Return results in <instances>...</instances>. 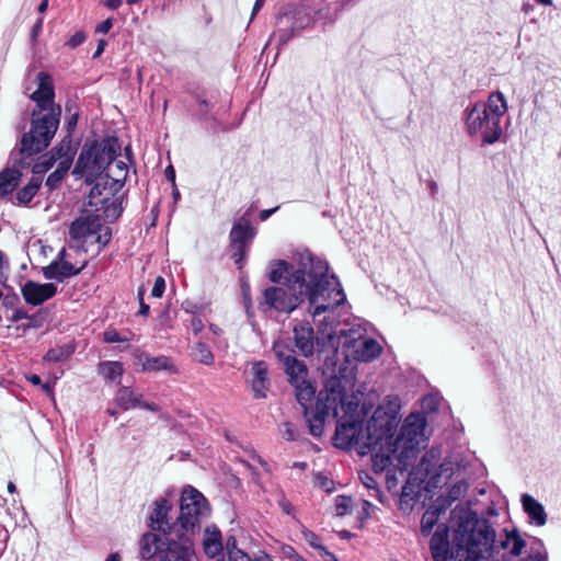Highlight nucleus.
I'll return each mask as SVG.
<instances>
[{
	"label": "nucleus",
	"instance_id": "1",
	"mask_svg": "<svg viewBox=\"0 0 561 561\" xmlns=\"http://www.w3.org/2000/svg\"><path fill=\"white\" fill-rule=\"evenodd\" d=\"M378 402L379 393L374 388L363 385L353 390V445L375 450L373 469L376 473L386 472L389 490L398 486V476L405 478L402 495L410 496L433 469L430 453L413 466L426 440V419L421 413L409 414L393 438L400 421V399L387 396L376 407Z\"/></svg>",
	"mask_w": 561,
	"mask_h": 561
},
{
	"label": "nucleus",
	"instance_id": "2",
	"mask_svg": "<svg viewBox=\"0 0 561 561\" xmlns=\"http://www.w3.org/2000/svg\"><path fill=\"white\" fill-rule=\"evenodd\" d=\"M268 279L274 284L262 291L259 307L264 311L290 314L306 300L313 316L340 306L345 294L327 261L310 257L298 265L278 260L271 265Z\"/></svg>",
	"mask_w": 561,
	"mask_h": 561
},
{
	"label": "nucleus",
	"instance_id": "3",
	"mask_svg": "<svg viewBox=\"0 0 561 561\" xmlns=\"http://www.w3.org/2000/svg\"><path fill=\"white\" fill-rule=\"evenodd\" d=\"M336 336L330 335L333 346L332 355H327L322 365L323 389L317 396L314 407L311 405L317 388L308 378L291 385L298 403L304 409V416L309 433L321 437L327 417L332 414L342 420L337 423L332 443L336 448L351 450V399L346 388L351 385V340L345 337L342 351L334 346Z\"/></svg>",
	"mask_w": 561,
	"mask_h": 561
},
{
	"label": "nucleus",
	"instance_id": "4",
	"mask_svg": "<svg viewBox=\"0 0 561 561\" xmlns=\"http://www.w3.org/2000/svg\"><path fill=\"white\" fill-rule=\"evenodd\" d=\"M456 525L457 549L450 553L451 561H482L493 549L494 529L479 522L477 514L468 505H459L453 511Z\"/></svg>",
	"mask_w": 561,
	"mask_h": 561
},
{
	"label": "nucleus",
	"instance_id": "5",
	"mask_svg": "<svg viewBox=\"0 0 561 561\" xmlns=\"http://www.w3.org/2000/svg\"><path fill=\"white\" fill-rule=\"evenodd\" d=\"M507 102L500 91L489 95L484 103H476L465 111L468 134L480 137L483 145H492L502 136L501 119L507 112Z\"/></svg>",
	"mask_w": 561,
	"mask_h": 561
},
{
	"label": "nucleus",
	"instance_id": "6",
	"mask_svg": "<svg viewBox=\"0 0 561 561\" xmlns=\"http://www.w3.org/2000/svg\"><path fill=\"white\" fill-rule=\"evenodd\" d=\"M121 144L116 136H105L101 140L85 142L80 151L72 174L84 178L85 183L95 182L121 154Z\"/></svg>",
	"mask_w": 561,
	"mask_h": 561
},
{
	"label": "nucleus",
	"instance_id": "7",
	"mask_svg": "<svg viewBox=\"0 0 561 561\" xmlns=\"http://www.w3.org/2000/svg\"><path fill=\"white\" fill-rule=\"evenodd\" d=\"M161 536L151 531L145 533L139 540V554L149 561H192L194 545L188 536L175 534Z\"/></svg>",
	"mask_w": 561,
	"mask_h": 561
},
{
	"label": "nucleus",
	"instance_id": "8",
	"mask_svg": "<svg viewBox=\"0 0 561 561\" xmlns=\"http://www.w3.org/2000/svg\"><path fill=\"white\" fill-rule=\"evenodd\" d=\"M61 116V106L49 110L33 108L31 129L22 135L20 156L31 158L44 151L54 138Z\"/></svg>",
	"mask_w": 561,
	"mask_h": 561
},
{
	"label": "nucleus",
	"instance_id": "9",
	"mask_svg": "<svg viewBox=\"0 0 561 561\" xmlns=\"http://www.w3.org/2000/svg\"><path fill=\"white\" fill-rule=\"evenodd\" d=\"M208 500L192 485H185L180 497V512L175 517L180 534L191 536L199 533L203 522L209 517Z\"/></svg>",
	"mask_w": 561,
	"mask_h": 561
},
{
	"label": "nucleus",
	"instance_id": "10",
	"mask_svg": "<svg viewBox=\"0 0 561 561\" xmlns=\"http://www.w3.org/2000/svg\"><path fill=\"white\" fill-rule=\"evenodd\" d=\"M347 332L348 331L345 329H341L339 332H331L327 335V341H324V339L316 335L314 330L309 322H299L293 330L295 346L302 356H312L314 351H317L319 356H323V358L327 355H332L333 346L329 342V336H336L334 346H337L339 344V350L342 351L344 339L347 337L351 340V335H348Z\"/></svg>",
	"mask_w": 561,
	"mask_h": 561
},
{
	"label": "nucleus",
	"instance_id": "11",
	"mask_svg": "<svg viewBox=\"0 0 561 561\" xmlns=\"http://www.w3.org/2000/svg\"><path fill=\"white\" fill-rule=\"evenodd\" d=\"M373 329L366 320L353 317V360L368 363L381 354L382 346L368 335Z\"/></svg>",
	"mask_w": 561,
	"mask_h": 561
},
{
	"label": "nucleus",
	"instance_id": "12",
	"mask_svg": "<svg viewBox=\"0 0 561 561\" xmlns=\"http://www.w3.org/2000/svg\"><path fill=\"white\" fill-rule=\"evenodd\" d=\"M146 522L151 533L161 536L180 534L179 526L173 517V504L168 497L160 496L152 502Z\"/></svg>",
	"mask_w": 561,
	"mask_h": 561
},
{
	"label": "nucleus",
	"instance_id": "13",
	"mask_svg": "<svg viewBox=\"0 0 561 561\" xmlns=\"http://www.w3.org/2000/svg\"><path fill=\"white\" fill-rule=\"evenodd\" d=\"M273 352L278 362L284 365V370L288 376V381L290 385L307 379V366L304 362L296 358L295 350L289 345L287 341H275L273 344Z\"/></svg>",
	"mask_w": 561,
	"mask_h": 561
},
{
	"label": "nucleus",
	"instance_id": "14",
	"mask_svg": "<svg viewBox=\"0 0 561 561\" xmlns=\"http://www.w3.org/2000/svg\"><path fill=\"white\" fill-rule=\"evenodd\" d=\"M98 230H103V224L98 216L87 215L75 219L69 227L70 240L76 242L78 247H83L91 241Z\"/></svg>",
	"mask_w": 561,
	"mask_h": 561
},
{
	"label": "nucleus",
	"instance_id": "15",
	"mask_svg": "<svg viewBox=\"0 0 561 561\" xmlns=\"http://www.w3.org/2000/svg\"><path fill=\"white\" fill-rule=\"evenodd\" d=\"M26 157L21 156L19 160L14 159L12 168H4L0 171V198H8L16 190L21 182L22 169L30 165Z\"/></svg>",
	"mask_w": 561,
	"mask_h": 561
},
{
	"label": "nucleus",
	"instance_id": "16",
	"mask_svg": "<svg viewBox=\"0 0 561 561\" xmlns=\"http://www.w3.org/2000/svg\"><path fill=\"white\" fill-rule=\"evenodd\" d=\"M38 88L31 94V100L35 102L34 108L49 110L60 106L55 103V87L53 78L45 71L37 73Z\"/></svg>",
	"mask_w": 561,
	"mask_h": 561
},
{
	"label": "nucleus",
	"instance_id": "17",
	"mask_svg": "<svg viewBox=\"0 0 561 561\" xmlns=\"http://www.w3.org/2000/svg\"><path fill=\"white\" fill-rule=\"evenodd\" d=\"M21 293L26 304L39 306L57 294V287L53 283L39 284L27 280L22 286Z\"/></svg>",
	"mask_w": 561,
	"mask_h": 561
},
{
	"label": "nucleus",
	"instance_id": "18",
	"mask_svg": "<svg viewBox=\"0 0 561 561\" xmlns=\"http://www.w3.org/2000/svg\"><path fill=\"white\" fill-rule=\"evenodd\" d=\"M141 398L142 396L134 392L130 387L123 386L116 391L114 403L125 411L133 408H141L151 412L160 411L157 403L142 401Z\"/></svg>",
	"mask_w": 561,
	"mask_h": 561
},
{
	"label": "nucleus",
	"instance_id": "19",
	"mask_svg": "<svg viewBox=\"0 0 561 561\" xmlns=\"http://www.w3.org/2000/svg\"><path fill=\"white\" fill-rule=\"evenodd\" d=\"M252 379L251 389L255 399L266 398L271 387V379L267 364L264 360H257L251 367Z\"/></svg>",
	"mask_w": 561,
	"mask_h": 561
},
{
	"label": "nucleus",
	"instance_id": "20",
	"mask_svg": "<svg viewBox=\"0 0 561 561\" xmlns=\"http://www.w3.org/2000/svg\"><path fill=\"white\" fill-rule=\"evenodd\" d=\"M84 266L85 265L83 264L80 267H76L68 261L54 260L50 264L42 268V273L46 279H54L57 283H62L64 280L80 274Z\"/></svg>",
	"mask_w": 561,
	"mask_h": 561
},
{
	"label": "nucleus",
	"instance_id": "21",
	"mask_svg": "<svg viewBox=\"0 0 561 561\" xmlns=\"http://www.w3.org/2000/svg\"><path fill=\"white\" fill-rule=\"evenodd\" d=\"M137 364L141 366L142 371H161L165 370L172 374L178 373L176 366L173 364L172 359L168 356H151L146 352H137L136 354Z\"/></svg>",
	"mask_w": 561,
	"mask_h": 561
},
{
	"label": "nucleus",
	"instance_id": "22",
	"mask_svg": "<svg viewBox=\"0 0 561 561\" xmlns=\"http://www.w3.org/2000/svg\"><path fill=\"white\" fill-rule=\"evenodd\" d=\"M431 551L434 561H447L449 551L448 527L445 524L437 525L431 539Z\"/></svg>",
	"mask_w": 561,
	"mask_h": 561
},
{
	"label": "nucleus",
	"instance_id": "23",
	"mask_svg": "<svg viewBox=\"0 0 561 561\" xmlns=\"http://www.w3.org/2000/svg\"><path fill=\"white\" fill-rule=\"evenodd\" d=\"M448 508V502L445 497H437L425 511L421 520V531L428 536L434 526L437 525L439 516Z\"/></svg>",
	"mask_w": 561,
	"mask_h": 561
},
{
	"label": "nucleus",
	"instance_id": "24",
	"mask_svg": "<svg viewBox=\"0 0 561 561\" xmlns=\"http://www.w3.org/2000/svg\"><path fill=\"white\" fill-rule=\"evenodd\" d=\"M254 236L255 231L250 220L245 217H240L232 225L229 233V242L230 244L250 245Z\"/></svg>",
	"mask_w": 561,
	"mask_h": 561
},
{
	"label": "nucleus",
	"instance_id": "25",
	"mask_svg": "<svg viewBox=\"0 0 561 561\" xmlns=\"http://www.w3.org/2000/svg\"><path fill=\"white\" fill-rule=\"evenodd\" d=\"M524 512L537 526H543L547 522L545 507L531 495L524 493L520 497Z\"/></svg>",
	"mask_w": 561,
	"mask_h": 561
},
{
	"label": "nucleus",
	"instance_id": "26",
	"mask_svg": "<svg viewBox=\"0 0 561 561\" xmlns=\"http://www.w3.org/2000/svg\"><path fill=\"white\" fill-rule=\"evenodd\" d=\"M203 547L205 553L214 558L222 552V537L221 531L216 526H208L205 529Z\"/></svg>",
	"mask_w": 561,
	"mask_h": 561
},
{
	"label": "nucleus",
	"instance_id": "27",
	"mask_svg": "<svg viewBox=\"0 0 561 561\" xmlns=\"http://www.w3.org/2000/svg\"><path fill=\"white\" fill-rule=\"evenodd\" d=\"M43 183L41 176L34 175L31 178L28 183L23 187L19 188L15 193V201L19 205H28L34 196L39 191Z\"/></svg>",
	"mask_w": 561,
	"mask_h": 561
},
{
	"label": "nucleus",
	"instance_id": "28",
	"mask_svg": "<svg viewBox=\"0 0 561 561\" xmlns=\"http://www.w3.org/2000/svg\"><path fill=\"white\" fill-rule=\"evenodd\" d=\"M49 154L54 157L55 161L62 162L68 160L69 165H71L76 154V148L72 146V138H70V136H65L62 140L50 150Z\"/></svg>",
	"mask_w": 561,
	"mask_h": 561
},
{
	"label": "nucleus",
	"instance_id": "29",
	"mask_svg": "<svg viewBox=\"0 0 561 561\" xmlns=\"http://www.w3.org/2000/svg\"><path fill=\"white\" fill-rule=\"evenodd\" d=\"M124 368L121 362L105 360L99 364V374L107 381H117V383H121Z\"/></svg>",
	"mask_w": 561,
	"mask_h": 561
},
{
	"label": "nucleus",
	"instance_id": "30",
	"mask_svg": "<svg viewBox=\"0 0 561 561\" xmlns=\"http://www.w3.org/2000/svg\"><path fill=\"white\" fill-rule=\"evenodd\" d=\"M76 351V346L71 343L56 345L49 348L44 355V360L50 363H59L68 359Z\"/></svg>",
	"mask_w": 561,
	"mask_h": 561
},
{
	"label": "nucleus",
	"instance_id": "31",
	"mask_svg": "<svg viewBox=\"0 0 561 561\" xmlns=\"http://www.w3.org/2000/svg\"><path fill=\"white\" fill-rule=\"evenodd\" d=\"M503 549H507L512 557H519L526 548L525 540L518 533H506L505 539L501 542Z\"/></svg>",
	"mask_w": 561,
	"mask_h": 561
},
{
	"label": "nucleus",
	"instance_id": "32",
	"mask_svg": "<svg viewBox=\"0 0 561 561\" xmlns=\"http://www.w3.org/2000/svg\"><path fill=\"white\" fill-rule=\"evenodd\" d=\"M71 165H69L68 160L58 162L57 168L53 171L46 179L45 185L49 191L56 190L62 182V180L68 174V171Z\"/></svg>",
	"mask_w": 561,
	"mask_h": 561
},
{
	"label": "nucleus",
	"instance_id": "33",
	"mask_svg": "<svg viewBox=\"0 0 561 561\" xmlns=\"http://www.w3.org/2000/svg\"><path fill=\"white\" fill-rule=\"evenodd\" d=\"M193 359L197 363L210 366L215 362L210 347L204 342H197L192 352Z\"/></svg>",
	"mask_w": 561,
	"mask_h": 561
},
{
	"label": "nucleus",
	"instance_id": "34",
	"mask_svg": "<svg viewBox=\"0 0 561 561\" xmlns=\"http://www.w3.org/2000/svg\"><path fill=\"white\" fill-rule=\"evenodd\" d=\"M469 484L465 480H459L451 485V488L448 490L447 495H440L439 497H445L448 502L449 507L453 502L462 499L467 494Z\"/></svg>",
	"mask_w": 561,
	"mask_h": 561
},
{
	"label": "nucleus",
	"instance_id": "35",
	"mask_svg": "<svg viewBox=\"0 0 561 561\" xmlns=\"http://www.w3.org/2000/svg\"><path fill=\"white\" fill-rule=\"evenodd\" d=\"M547 552L541 541L535 540L526 550V557L522 561H545Z\"/></svg>",
	"mask_w": 561,
	"mask_h": 561
},
{
	"label": "nucleus",
	"instance_id": "36",
	"mask_svg": "<svg viewBox=\"0 0 561 561\" xmlns=\"http://www.w3.org/2000/svg\"><path fill=\"white\" fill-rule=\"evenodd\" d=\"M227 561H253L249 554L236 547V539L233 537L227 540Z\"/></svg>",
	"mask_w": 561,
	"mask_h": 561
},
{
	"label": "nucleus",
	"instance_id": "37",
	"mask_svg": "<svg viewBox=\"0 0 561 561\" xmlns=\"http://www.w3.org/2000/svg\"><path fill=\"white\" fill-rule=\"evenodd\" d=\"M250 245L230 244L231 257L238 270H242L247 261V250Z\"/></svg>",
	"mask_w": 561,
	"mask_h": 561
},
{
	"label": "nucleus",
	"instance_id": "38",
	"mask_svg": "<svg viewBox=\"0 0 561 561\" xmlns=\"http://www.w3.org/2000/svg\"><path fill=\"white\" fill-rule=\"evenodd\" d=\"M54 157L48 154H43L38 158V160L34 163L32 171L34 174H42L47 172L55 163Z\"/></svg>",
	"mask_w": 561,
	"mask_h": 561
},
{
	"label": "nucleus",
	"instance_id": "39",
	"mask_svg": "<svg viewBox=\"0 0 561 561\" xmlns=\"http://www.w3.org/2000/svg\"><path fill=\"white\" fill-rule=\"evenodd\" d=\"M193 98L195 99L196 103L198 104L199 106V115L202 117H205L208 115V113L210 112L211 110V106L210 104L208 103L207 99H206V92L203 90L201 92H193L192 93Z\"/></svg>",
	"mask_w": 561,
	"mask_h": 561
},
{
	"label": "nucleus",
	"instance_id": "40",
	"mask_svg": "<svg viewBox=\"0 0 561 561\" xmlns=\"http://www.w3.org/2000/svg\"><path fill=\"white\" fill-rule=\"evenodd\" d=\"M351 497L346 495H337L334 504V513L336 516H344L350 507Z\"/></svg>",
	"mask_w": 561,
	"mask_h": 561
},
{
	"label": "nucleus",
	"instance_id": "41",
	"mask_svg": "<svg viewBox=\"0 0 561 561\" xmlns=\"http://www.w3.org/2000/svg\"><path fill=\"white\" fill-rule=\"evenodd\" d=\"M103 340L106 343L129 342L130 337L121 335L115 329H106L103 333Z\"/></svg>",
	"mask_w": 561,
	"mask_h": 561
},
{
	"label": "nucleus",
	"instance_id": "42",
	"mask_svg": "<svg viewBox=\"0 0 561 561\" xmlns=\"http://www.w3.org/2000/svg\"><path fill=\"white\" fill-rule=\"evenodd\" d=\"M302 538L306 540V542L312 547L313 549H318L322 546L320 537L313 533L312 530L304 527L301 530Z\"/></svg>",
	"mask_w": 561,
	"mask_h": 561
},
{
	"label": "nucleus",
	"instance_id": "43",
	"mask_svg": "<svg viewBox=\"0 0 561 561\" xmlns=\"http://www.w3.org/2000/svg\"><path fill=\"white\" fill-rule=\"evenodd\" d=\"M146 287L144 285L138 287L137 299L139 302L138 313L142 317H148L150 313V307L145 302Z\"/></svg>",
	"mask_w": 561,
	"mask_h": 561
},
{
	"label": "nucleus",
	"instance_id": "44",
	"mask_svg": "<svg viewBox=\"0 0 561 561\" xmlns=\"http://www.w3.org/2000/svg\"><path fill=\"white\" fill-rule=\"evenodd\" d=\"M111 229L103 225V230H98L94 234L92 242L99 243L102 247H105L111 241Z\"/></svg>",
	"mask_w": 561,
	"mask_h": 561
},
{
	"label": "nucleus",
	"instance_id": "45",
	"mask_svg": "<svg viewBox=\"0 0 561 561\" xmlns=\"http://www.w3.org/2000/svg\"><path fill=\"white\" fill-rule=\"evenodd\" d=\"M78 121H79V112H76L70 115H66V121H65V129L67 133L66 136H70V138H72V134L76 130Z\"/></svg>",
	"mask_w": 561,
	"mask_h": 561
},
{
	"label": "nucleus",
	"instance_id": "46",
	"mask_svg": "<svg viewBox=\"0 0 561 561\" xmlns=\"http://www.w3.org/2000/svg\"><path fill=\"white\" fill-rule=\"evenodd\" d=\"M314 482H316L317 486H319L320 489H323L328 493H330L334 490V482L322 473H319L316 476Z\"/></svg>",
	"mask_w": 561,
	"mask_h": 561
},
{
	"label": "nucleus",
	"instance_id": "47",
	"mask_svg": "<svg viewBox=\"0 0 561 561\" xmlns=\"http://www.w3.org/2000/svg\"><path fill=\"white\" fill-rule=\"evenodd\" d=\"M280 552L284 558L288 559L289 561H307L295 550L294 547L289 545H283Z\"/></svg>",
	"mask_w": 561,
	"mask_h": 561
},
{
	"label": "nucleus",
	"instance_id": "48",
	"mask_svg": "<svg viewBox=\"0 0 561 561\" xmlns=\"http://www.w3.org/2000/svg\"><path fill=\"white\" fill-rule=\"evenodd\" d=\"M87 39V34L83 31H77L66 43L70 48H76L82 45Z\"/></svg>",
	"mask_w": 561,
	"mask_h": 561
},
{
	"label": "nucleus",
	"instance_id": "49",
	"mask_svg": "<svg viewBox=\"0 0 561 561\" xmlns=\"http://www.w3.org/2000/svg\"><path fill=\"white\" fill-rule=\"evenodd\" d=\"M165 290V280L162 276H158L154 280L153 287L151 289V296L154 298H161Z\"/></svg>",
	"mask_w": 561,
	"mask_h": 561
},
{
	"label": "nucleus",
	"instance_id": "50",
	"mask_svg": "<svg viewBox=\"0 0 561 561\" xmlns=\"http://www.w3.org/2000/svg\"><path fill=\"white\" fill-rule=\"evenodd\" d=\"M115 167L118 171L117 174L115 176H112L110 174L106 175L108 178H112L115 182H124L128 173L127 165L123 161H117Z\"/></svg>",
	"mask_w": 561,
	"mask_h": 561
},
{
	"label": "nucleus",
	"instance_id": "51",
	"mask_svg": "<svg viewBox=\"0 0 561 561\" xmlns=\"http://www.w3.org/2000/svg\"><path fill=\"white\" fill-rule=\"evenodd\" d=\"M190 329L194 335H198L204 329L203 320L199 317H193L190 321Z\"/></svg>",
	"mask_w": 561,
	"mask_h": 561
},
{
	"label": "nucleus",
	"instance_id": "52",
	"mask_svg": "<svg viewBox=\"0 0 561 561\" xmlns=\"http://www.w3.org/2000/svg\"><path fill=\"white\" fill-rule=\"evenodd\" d=\"M43 28V18H39L31 30V41L35 44L37 42V37L41 34Z\"/></svg>",
	"mask_w": 561,
	"mask_h": 561
},
{
	"label": "nucleus",
	"instance_id": "53",
	"mask_svg": "<svg viewBox=\"0 0 561 561\" xmlns=\"http://www.w3.org/2000/svg\"><path fill=\"white\" fill-rule=\"evenodd\" d=\"M317 551L324 561H339L336 557L332 552H330L323 545L320 548H318Z\"/></svg>",
	"mask_w": 561,
	"mask_h": 561
},
{
	"label": "nucleus",
	"instance_id": "54",
	"mask_svg": "<svg viewBox=\"0 0 561 561\" xmlns=\"http://www.w3.org/2000/svg\"><path fill=\"white\" fill-rule=\"evenodd\" d=\"M113 26L112 19H106L103 22L99 23L95 27V32L106 34Z\"/></svg>",
	"mask_w": 561,
	"mask_h": 561
},
{
	"label": "nucleus",
	"instance_id": "55",
	"mask_svg": "<svg viewBox=\"0 0 561 561\" xmlns=\"http://www.w3.org/2000/svg\"><path fill=\"white\" fill-rule=\"evenodd\" d=\"M284 426H285L284 438L286 440H289V442L296 440L297 439V435H296V433H295V431L293 428L291 423L286 422L284 424Z\"/></svg>",
	"mask_w": 561,
	"mask_h": 561
},
{
	"label": "nucleus",
	"instance_id": "56",
	"mask_svg": "<svg viewBox=\"0 0 561 561\" xmlns=\"http://www.w3.org/2000/svg\"><path fill=\"white\" fill-rule=\"evenodd\" d=\"M278 505L282 508L284 514L291 515L294 513V506L291 505V503L287 499L283 497L278 502Z\"/></svg>",
	"mask_w": 561,
	"mask_h": 561
},
{
	"label": "nucleus",
	"instance_id": "57",
	"mask_svg": "<svg viewBox=\"0 0 561 561\" xmlns=\"http://www.w3.org/2000/svg\"><path fill=\"white\" fill-rule=\"evenodd\" d=\"M106 211L107 213L113 211L116 214V217H118L121 215V213L123 211L122 202H119L118 198H115L113 201L112 205L106 207Z\"/></svg>",
	"mask_w": 561,
	"mask_h": 561
},
{
	"label": "nucleus",
	"instance_id": "58",
	"mask_svg": "<svg viewBox=\"0 0 561 561\" xmlns=\"http://www.w3.org/2000/svg\"><path fill=\"white\" fill-rule=\"evenodd\" d=\"M66 115L79 112L78 103L75 100H68L65 104Z\"/></svg>",
	"mask_w": 561,
	"mask_h": 561
},
{
	"label": "nucleus",
	"instance_id": "59",
	"mask_svg": "<svg viewBox=\"0 0 561 561\" xmlns=\"http://www.w3.org/2000/svg\"><path fill=\"white\" fill-rule=\"evenodd\" d=\"M164 175H165V179L172 183V185L175 184V170L172 164H170L165 168Z\"/></svg>",
	"mask_w": 561,
	"mask_h": 561
},
{
	"label": "nucleus",
	"instance_id": "60",
	"mask_svg": "<svg viewBox=\"0 0 561 561\" xmlns=\"http://www.w3.org/2000/svg\"><path fill=\"white\" fill-rule=\"evenodd\" d=\"M359 478L360 480L363 481V483L365 484L366 488L368 489H374L375 485H376V482L374 480V478L369 477V476H365L363 477L362 473L359 474Z\"/></svg>",
	"mask_w": 561,
	"mask_h": 561
},
{
	"label": "nucleus",
	"instance_id": "61",
	"mask_svg": "<svg viewBox=\"0 0 561 561\" xmlns=\"http://www.w3.org/2000/svg\"><path fill=\"white\" fill-rule=\"evenodd\" d=\"M105 46H106L105 39H100L99 43H98L96 50L93 54V58H98L99 56H101V54L105 49Z\"/></svg>",
	"mask_w": 561,
	"mask_h": 561
},
{
	"label": "nucleus",
	"instance_id": "62",
	"mask_svg": "<svg viewBox=\"0 0 561 561\" xmlns=\"http://www.w3.org/2000/svg\"><path fill=\"white\" fill-rule=\"evenodd\" d=\"M27 317V313L22 309H16L13 313L12 321L18 322Z\"/></svg>",
	"mask_w": 561,
	"mask_h": 561
},
{
	"label": "nucleus",
	"instance_id": "63",
	"mask_svg": "<svg viewBox=\"0 0 561 561\" xmlns=\"http://www.w3.org/2000/svg\"><path fill=\"white\" fill-rule=\"evenodd\" d=\"M18 300H19V297H18L16 295H13V296H5V297L3 298V301H2V302H3V306H4V307H11V306H13V304H14L15 301H18Z\"/></svg>",
	"mask_w": 561,
	"mask_h": 561
},
{
	"label": "nucleus",
	"instance_id": "64",
	"mask_svg": "<svg viewBox=\"0 0 561 561\" xmlns=\"http://www.w3.org/2000/svg\"><path fill=\"white\" fill-rule=\"evenodd\" d=\"M105 5L111 10H116L122 5V0H106Z\"/></svg>",
	"mask_w": 561,
	"mask_h": 561
}]
</instances>
